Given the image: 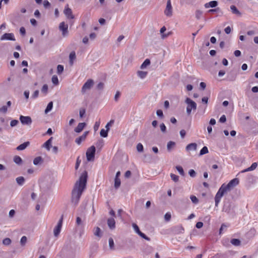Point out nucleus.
Listing matches in <instances>:
<instances>
[{
    "mask_svg": "<svg viewBox=\"0 0 258 258\" xmlns=\"http://www.w3.org/2000/svg\"><path fill=\"white\" fill-rule=\"evenodd\" d=\"M63 13L68 19H73L74 18V16L73 14L72 11L69 8L68 5L65 7Z\"/></svg>",
    "mask_w": 258,
    "mask_h": 258,
    "instance_id": "f8f14e48",
    "label": "nucleus"
},
{
    "mask_svg": "<svg viewBox=\"0 0 258 258\" xmlns=\"http://www.w3.org/2000/svg\"><path fill=\"white\" fill-rule=\"evenodd\" d=\"M239 183V179L237 178H234L230 181L227 184H223L222 185L225 187V188L228 191L232 188L236 186Z\"/></svg>",
    "mask_w": 258,
    "mask_h": 258,
    "instance_id": "39448f33",
    "label": "nucleus"
},
{
    "mask_svg": "<svg viewBox=\"0 0 258 258\" xmlns=\"http://www.w3.org/2000/svg\"><path fill=\"white\" fill-rule=\"evenodd\" d=\"M19 123V121L18 120H16V119H14V120H12L11 122H10V125L12 126V127H14L16 125H17L18 124V123Z\"/></svg>",
    "mask_w": 258,
    "mask_h": 258,
    "instance_id": "603ef678",
    "label": "nucleus"
},
{
    "mask_svg": "<svg viewBox=\"0 0 258 258\" xmlns=\"http://www.w3.org/2000/svg\"><path fill=\"white\" fill-rule=\"evenodd\" d=\"M53 108V102L52 101L48 103L45 110V113L47 114L50 112Z\"/></svg>",
    "mask_w": 258,
    "mask_h": 258,
    "instance_id": "cd10ccee",
    "label": "nucleus"
},
{
    "mask_svg": "<svg viewBox=\"0 0 258 258\" xmlns=\"http://www.w3.org/2000/svg\"><path fill=\"white\" fill-rule=\"evenodd\" d=\"M219 10H220L219 8H217L214 9H210L208 11V13H214L218 12Z\"/></svg>",
    "mask_w": 258,
    "mask_h": 258,
    "instance_id": "69168bd1",
    "label": "nucleus"
},
{
    "mask_svg": "<svg viewBox=\"0 0 258 258\" xmlns=\"http://www.w3.org/2000/svg\"><path fill=\"white\" fill-rule=\"evenodd\" d=\"M150 64V60L149 59H146L143 62V63L141 64L140 68L141 69H145L147 66H148Z\"/></svg>",
    "mask_w": 258,
    "mask_h": 258,
    "instance_id": "c85d7f7f",
    "label": "nucleus"
},
{
    "mask_svg": "<svg viewBox=\"0 0 258 258\" xmlns=\"http://www.w3.org/2000/svg\"><path fill=\"white\" fill-rule=\"evenodd\" d=\"M70 63L71 65H73L74 60L76 58V54L74 52H72L69 55Z\"/></svg>",
    "mask_w": 258,
    "mask_h": 258,
    "instance_id": "c756f323",
    "label": "nucleus"
},
{
    "mask_svg": "<svg viewBox=\"0 0 258 258\" xmlns=\"http://www.w3.org/2000/svg\"><path fill=\"white\" fill-rule=\"evenodd\" d=\"M208 153V149L207 147L204 146L200 151V155H203Z\"/></svg>",
    "mask_w": 258,
    "mask_h": 258,
    "instance_id": "58836bf2",
    "label": "nucleus"
},
{
    "mask_svg": "<svg viewBox=\"0 0 258 258\" xmlns=\"http://www.w3.org/2000/svg\"><path fill=\"white\" fill-rule=\"evenodd\" d=\"M12 242V241L9 238H4L3 240V244L5 245H9Z\"/></svg>",
    "mask_w": 258,
    "mask_h": 258,
    "instance_id": "f704fd0d",
    "label": "nucleus"
},
{
    "mask_svg": "<svg viewBox=\"0 0 258 258\" xmlns=\"http://www.w3.org/2000/svg\"><path fill=\"white\" fill-rule=\"evenodd\" d=\"M175 144L174 142L169 141L167 145V150L170 151L171 149L174 147Z\"/></svg>",
    "mask_w": 258,
    "mask_h": 258,
    "instance_id": "7c9ffc66",
    "label": "nucleus"
},
{
    "mask_svg": "<svg viewBox=\"0 0 258 258\" xmlns=\"http://www.w3.org/2000/svg\"><path fill=\"white\" fill-rule=\"evenodd\" d=\"M94 82L92 80L89 79L83 85L82 88V92L85 93L87 90H90L93 86Z\"/></svg>",
    "mask_w": 258,
    "mask_h": 258,
    "instance_id": "6e6552de",
    "label": "nucleus"
},
{
    "mask_svg": "<svg viewBox=\"0 0 258 258\" xmlns=\"http://www.w3.org/2000/svg\"><path fill=\"white\" fill-rule=\"evenodd\" d=\"M8 110V107L7 106H3L0 108V112L6 113Z\"/></svg>",
    "mask_w": 258,
    "mask_h": 258,
    "instance_id": "4d7b16f0",
    "label": "nucleus"
},
{
    "mask_svg": "<svg viewBox=\"0 0 258 258\" xmlns=\"http://www.w3.org/2000/svg\"><path fill=\"white\" fill-rule=\"evenodd\" d=\"M109 246L111 249H114V241L112 238H109Z\"/></svg>",
    "mask_w": 258,
    "mask_h": 258,
    "instance_id": "79ce46f5",
    "label": "nucleus"
},
{
    "mask_svg": "<svg viewBox=\"0 0 258 258\" xmlns=\"http://www.w3.org/2000/svg\"><path fill=\"white\" fill-rule=\"evenodd\" d=\"M147 74L148 73L145 71H139L137 72L138 76L142 79L145 78Z\"/></svg>",
    "mask_w": 258,
    "mask_h": 258,
    "instance_id": "5701e85b",
    "label": "nucleus"
},
{
    "mask_svg": "<svg viewBox=\"0 0 258 258\" xmlns=\"http://www.w3.org/2000/svg\"><path fill=\"white\" fill-rule=\"evenodd\" d=\"M17 183L19 185H23L25 182V178L23 176H19L16 179Z\"/></svg>",
    "mask_w": 258,
    "mask_h": 258,
    "instance_id": "393cba45",
    "label": "nucleus"
},
{
    "mask_svg": "<svg viewBox=\"0 0 258 258\" xmlns=\"http://www.w3.org/2000/svg\"><path fill=\"white\" fill-rule=\"evenodd\" d=\"M62 220L63 216H61L60 219L57 223V225L54 227L53 229V234L55 237H57L60 232V230L62 227Z\"/></svg>",
    "mask_w": 258,
    "mask_h": 258,
    "instance_id": "423d86ee",
    "label": "nucleus"
},
{
    "mask_svg": "<svg viewBox=\"0 0 258 258\" xmlns=\"http://www.w3.org/2000/svg\"><path fill=\"white\" fill-rule=\"evenodd\" d=\"M96 149L94 146H92L88 149L86 152L87 159L88 161H93L94 159Z\"/></svg>",
    "mask_w": 258,
    "mask_h": 258,
    "instance_id": "20e7f679",
    "label": "nucleus"
},
{
    "mask_svg": "<svg viewBox=\"0 0 258 258\" xmlns=\"http://www.w3.org/2000/svg\"><path fill=\"white\" fill-rule=\"evenodd\" d=\"M15 211L14 210H11L9 213V216L10 218H12L14 217L15 215Z\"/></svg>",
    "mask_w": 258,
    "mask_h": 258,
    "instance_id": "13d9d810",
    "label": "nucleus"
},
{
    "mask_svg": "<svg viewBox=\"0 0 258 258\" xmlns=\"http://www.w3.org/2000/svg\"><path fill=\"white\" fill-rule=\"evenodd\" d=\"M176 168L180 175H184V171H183V169L182 167H181L180 166H177L176 167Z\"/></svg>",
    "mask_w": 258,
    "mask_h": 258,
    "instance_id": "a18cd8bd",
    "label": "nucleus"
},
{
    "mask_svg": "<svg viewBox=\"0 0 258 258\" xmlns=\"http://www.w3.org/2000/svg\"><path fill=\"white\" fill-rule=\"evenodd\" d=\"M173 231L174 233L176 234L182 233L184 232V228L182 226H177L174 227Z\"/></svg>",
    "mask_w": 258,
    "mask_h": 258,
    "instance_id": "a211bd4d",
    "label": "nucleus"
},
{
    "mask_svg": "<svg viewBox=\"0 0 258 258\" xmlns=\"http://www.w3.org/2000/svg\"><path fill=\"white\" fill-rule=\"evenodd\" d=\"M38 95H39V91L36 90L34 91L33 94L32 95V97L34 99L36 98L37 97H38Z\"/></svg>",
    "mask_w": 258,
    "mask_h": 258,
    "instance_id": "0e129e2a",
    "label": "nucleus"
},
{
    "mask_svg": "<svg viewBox=\"0 0 258 258\" xmlns=\"http://www.w3.org/2000/svg\"><path fill=\"white\" fill-rule=\"evenodd\" d=\"M50 4L47 0H44L43 1V6L45 8H47L50 6Z\"/></svg>",
    "mask_w": 258,
    "mask_h": 258,
    "instance_id": "052dcab7",
    "label": "nucleus"
},
{
    "mask_svg": "<svg viewBox=\"0 0 258 258\" xmlns=\"http://www.w3.org/2000/svg\"><path fill=\"white\" fill-rule=\"evenodd\" d=\"M164 218L166 221H169L171 219V214L169 212L166 213L164 216Z\"/></svg>",
    "mask_w": 258,
    "mask_h": 258,
    "instance_id": "5fc2aeb1",
    "label": "nucleus"
},
{
    "mask_svg": "<svg viewBox=\"0 0 258 258\" xmlns=\"http://www.w3.org/2000/svg\"><path fill=\"white\" fill-rule=\"evenodd\" d=\"M156 114L158 116L161 117H163V111L160 109L157 110Z\"/></svg>",
    "mask_w": 258,
    "mask_h": 258,
    "instance_id": "338daca9",
    "label": "nucleus"
},
{
    "mask_svg": "<svg viewBox=\"0 0 258 258\" xmlns=\"http://www.w3.org/2000/svg\"><path fill=\"white\" fill-rule=\"evenodd\" d=\"M52 140V137H51L49 139L45 142V143L43 145V147L46 148L48 151H49L51 146Z\"/></svg>",
    "mask_w": 258,
    "mask_h": 258,
    "instance_id": "6ab92c4d",
    "label": "nucleus"
},
{
    "mask_svg": "<svg viewBox=\"0 0 258 258\" xmlns=\"http://www.w3.org/2000/svg\"><path fill=\"white\" fill-rule=\"evenodd\" d=\"M257 165V163L256 162H254L251 164V165L249 167L242 170L241 171V172H247V171H252L256 168Z\"/></svg>",
    "mask_w": 258,
    "mask_h": 258,
    "instance_id": "412c9836",
    "label": "nucleus"
},
{
    "mask_svg": "<svg viewBox=\"0 0 258 258\" xmlns=\"http://www.w3.org/2000/svg\"><path fill=\"white\" fill-rule=\"evenodd\" d=\"M94 234L99 238L102 236L101 231L100 228L97 227L94 229Z\"/></svg>",
    "mask_w": 258,
    "mask_h": 258,
    "instance_id": "b1692460",
    "label": "nucleus"
},
{
    "mask_svg": "<svg viewBox=\"0 0 258 258\" xmlns=\"http://www.w3.org/2000/svg\"><path fill=\"white\" fill-rule=\"evenodd\" d=\"M27 241V238L25 236H23L21 237L20 240V243L22 246L25 245Z\"/></svg>",
    "mask_w": 258,
    "mask_h": 258,
    "instance_id": "ea45409f",
    "label": "nucleus"
},
{
    "mask_svg": "<svg viewBox=\"0 0 258 258\" xmlns=\"http://www.w3.org/2000/svg\"><path fill=\"white\" fill-rule=\"evenodd\" d=\"M137 150L139 152H142L143 151L144 147L141 143L138 144L137 146Z\"/></svg>",
    "mask_w": 258,
    "mask_h": 258,
    "instance_id": "c03bdc74",
    "label": "nucleus"
},
{
    "mask_svg": "<svg viewBox=\"0 0 258 258\" xmlns=\"http://www.w3.org/2000/svg\"><path fill=\"white\" fill-rule=\"evenodd\" d=\"M164 14L168 17H171L172 15V7L170 0L167 1L166 7L164 11Z\"/></svg>",
    "mask_w": 258,
    "mask_h": 258,
    "instance_id": "9d476101",
    "label": "nucleus"
},
{
    "mask_svg": "<svg viewBox=\"0 0 258 258\" xmlns=\"http://www.w3.org/2000/svg\"><path fill=\"white\" fill-rule=\"evenodd\" d=\"M197 145L196 143H190L187 145L185 148L187 151H196L197 150Z\"/></svg>",
    "mask_w": 258,
    "mask_h": 258,
    "instance_id": "dca6fc26",
    "label": "nucleus"
},
{
    "mask_svg": "<svg viewBox=\"0 0 258 258\" xmlns=\"http://www.w3.org/2000/svg\"><path fill=\"white\" fill-rule=\"evenodd\" d=\"M170 177H171L172 180H173L174 182H177L179 180L178 176H177L175 174H174L173 173L170 174Z\"/></svg>",
    "mask_w": 258,
    "mask_h": 258,
    "instance_id": "37998d69",
    "label": "nucleus"
},
{
    "mask_svg": "<svg viewBox=\"0 0 258 258\" xmlns=\"http://www.w3.org/2000/svg\"><path fill=\"white\" fill-rule=\"evenodd\" d=\"M120 180L119 178H115L114 179V187L115 188H118L120 185Z\"/></svg>",
    "mask_w": 258,
    "mask_h": 258,
    "instance_id": "4c0bfd02",
    "label": "nucleus"
},
{
    "mask_svg": "<svg viewBox=\"0 0 258 258\" xmlns=\"http://www.w3.org/2000/svg\"><path fill=\"white\" fill-rule=\"evenodd\" d=\"M51 81H52V83L54 85H57L59 83L58 78L56 75H53L52 77Z\"/></svg>",
    "mask_w": 258,
    "mask_h": 258,
    "instance_id": "72a5a7b5",
    "label": "nucleus"
},
{
    "mask_svg": "<svg viewBox=\"0 0 258 258\" xmlns=\"http://www.w3.org/2000/svg\"><path fill=\"white\" fill-rule=\"evenodd\" d=\"M139 235L143 238L148 240L150 241V238L148 237H147L144 233H142L141 231L139 233Z\"/></svg>",
    "mask_w": 258,
    "mask_h": 258,
    "instance_id": "09e8293b",
    "label": "nucleus"
},
{
    "mask_svg": "<svg viewBox=\"0 0 258 258\" xmlns=\"http://www.w3.org/2000/svg\"><path fill=\"white\" fill-rule=\"evenodd\" d=\"M47 90H48V86L46 84H44L41 89V92L42 93H44V94H46L47 93Z\"/></svg>",
    "mask_w": 258,
    "mask_h": 258,
    "instance_id": "8fccbe9b",
    "label": "nucleus"
},
{
    "mask_svg": "<svg viewBox=\"0 0 258 258\" xmlns=\"http://www.w3.org/2000/svg\"><path fill=\"white\" fill-rule=\"evenodd\" d=\"M227 226L224 224L221 225V228H220L219 233L221 234L222 233V231L226 228Z\"/></svg>",
    "mask_w": 258,
    "mask_h": 258,
    "instance_id": "e2e57ef3",
    "label": "nucleus"
},
{
    "mask_svg": "<svg viewBox=\"0 0 258 258\" xmlns=\"http://www.w3.org/2000/svg\"><path fill=\"white\" fill-rule=\"evenodd\" d=\"M188 173L189 175L192 177H194L196 175V173L194 169H190L189 170Z\"/></svg>",
    "mask_w": 258,
    "mask_h": 258,
    "instance_id": "6e6d98bb",
    "label": "nucleus"
},
{
    "mask_svg": "<svg viewBox=\"0 0 258 258\" xmlns=\"http://www.w3.org/2000/svg\"><path fill=\"white\" fill-rule=\"evenodd\" d=\"M0 40L1 41L4 40H11V41H15L16 39L14 36V34L12 33H5L3 34L0 38Z\"/></svg>",
    "mask_w": 258,
    "mask_h": 258,
    "instance_id": "1a4fd4ad",
    "label": "nucleus"
},
{
    "mask_svg": "<svg viewBox=\"0 0 258 258\" xmlns=\"http://www.w3.org/2000/svg\"><path fill=\"white\" fill-rule=\"evenodd\" d=\"M185 102L187 104L186 112L189 115L191 113V110H196L197 109L196 103L192 100L189 98H186Z\"/></svg>",
    "mask_w": 258,
    "mask_h": 258,
    "instance_id": "7ed1b4c3",
    "label": "nucleus"
},
{
    "mask_svg": "<svg viewBox=\"0 0 258 258\" xmlns=\"http://www.w3.org/2000/svg\"><path fill=\"white\" fill-rule=\"evenodd\" d=\"M100 121H96L94 125V131L96 132L97 131L99 127V126H100Z\"/></svg>",
    "mask_w": 258,
    "mask_h": 258,
    "instance_id": "864d4df0",
    "label": "nucleus"
},
{
    "mask_svg": "<svg viewBox=\"0 0 258 258\" xmlns=\"http://www.w3.org/2000/svg\"><path fill=\"white\" fill-rule=\"evenodd\" d=\"M114 123L113 120H111L109 122H108L105 125L106 130L108 131H109L110 126Z\"/></svg>",
    "mask_w": 258,
    "mask_h": 258,
    "instance_id": "de8ad7c7",
    "label": "nucleus"
},
{
    "mask_svg": "<svg viewBox=\"0 0 258 258\" xmlns=\"http://www.w3.org/2000/svg\"><path fill=\"white\" fill-rule=\"evenodd\" d=\"M231 243L235 246H238L240 244V241L238 239L233 238L231 240Z\"/></svg>",
    "mask_w": 258,
    "mask_h": 258,
    "instance_id": "2f4dec72",
    "label": "nucleus"
},
{
    "mask_svg": "<svg viewBox=\"0 0 258 258\" xmlns=\"http://www.w3.org/2000/svg\"><path fill=\"white\" fill-rule=\"evenodd\" d=\"M226 116L225 115H222L219 119V121L222 123L225 122L226 121Z\"/></svg>",
    "mask_w": 258,
    "mask_h": 258,
    "instance_id": "680f3d73",
    "label": "nucleus"
},
{
    "mask_svg": "<svg viewBox=\"0 0 258 258\" xmlns=\"http://www.w3.org/2000/svg\"><path fill=\"white\" fill-rule=\"evenodd\" d=\"M88 134V132H84V134L81 136H80V137H79L76 139V140H75L76 143L77 144L80 145L83 141L85 140Z\"/></svg>",
    "mask_w": 258,
    "mask_h": 258,
    "instance_id": "4468645a",
    "label": "nucleus"
},
{
    "mask_svg": "<svg viewBox=\"0 0 258 258\" xmlns=\"http://www.w3.org/2000/svg\"><path fill=\"white\" fill-rule=\"evenodd\" d=\"M228 191L225 188V187L222 185L219 189L215 197V206L218 207L222 197Z\"/></svg>",
    "mask_w": 258,
    "mask_h": 258,
    "instance_id": "f03ea898",
    "label": "nucleus"
},
{
    "mask_svg": "<svg viewBox=\"0 0 258 258\" xmlns=\"http://www.w3.org/2000/svg\"><path fill=\"white\" fill-rule=\"evenodd\" d=\"M20 120L22 124H26V125H29L31 124L32 121L31 119V118L30 116H23L21 115L20 116Z\"/></svg>",
    "mask_w": 258,
    "mask_h": 258,
    "instance_id": "9b49d317",
    "label": "nucleus"
},
{
    "mask_svg": "<svg viewBox=\"0 0 258 258\" xmlns=\"http://www.w3.org/2000/svg\"><path fill=\"white\" fill-rule=\"evenodd\" d=\"M43 162V159L41 157H37L33 160V164L35 165H38L41 164Z\"/></svg>",
    "mask_w": 258,
    "mask_h": 258,
    "instance_id": "4be33fe9",
    "label": "nucleus"
},
{
    "mask_svg": "<svg viewBox=\"0 0 258 258\" xmlns=\"http://www.w3.org/2000/svg\"><path fill=\"white\" fill-rule=\"evenodd\" d=\"M203 15V12L200 10H197L195 12V17L198 20H200Z\"/></svg>",
    "mask_w": 258,
    "mask_h": 258,
    "instance_id": "a878e982",
    "label": "nucleus"
},
{
    "mask_svg": "<svg viewBox=\"0 0 258 258\" xmlns=\"http://www.w3.org/2000/svg\"><path fill=\"white\" fill-rule=\"evenodd\" d=\"M87 179V173L83 172L78 181L75 184L72 193V201L75 205L79 203L81 196L86 188Z\"/></svg>",
    "mask_w": 258,
    "mask_h": 258,
    "instance_id": "f257e3e1",
    "label": "nucleus"
},
{
    "mask_svg": "<svg viewBox=\"0 0 258 258\" xmlns=\"http://www.w3.org/2000/svg\"><path fill=\"white\" fill-rule=\"evenodd\" d=\"M224 31L226 34H229L231 31V27L230 26H227V27H226L225 28Z\"/></svg>",
    "mask_w": 258,
    "mask_h": 258,
    "instance_id": "774afa93",
    "label": "nucleus"
},
{
    "mask_svg": "<svg viewBox=\"0 0 258 258\" xmlns=\"http://www.w3.org/2000/svg\"><path fill=\"white\" fill-rule=\"evenodd\" d=\"M59 29L62 32V35L63 37H66L68 35V25L64 22H62L59 24Z\"/></svg>",
    "mask_w": 258,
    "mask_h": 258,
    "instance_id": "0eeeda50",
    "label": "nucleus"
},
{
    "mask_svg": "<svg viewBox=\"0 0 258 258\" xmlns=\"http://www.w3.org/2000/svg\"><path fill=\"white\" fill-rule=\"evenodd\" d=\"M132 226L135 232L139 234L141 231L140 230L138 226L135 223H133Z\"/></svg>",
    "mask_w": 258,
    "mask_h": 258,
    "instance_id": "a19ab883",
    "label": "nucleus"
},
{
    "mask_svg": "<svg viewBox=\"0 0 258 258\" xmlns=\"http://www.w3.org/2000/svg\"><path fill=\"white\" fill-rule=\"evenodd\" d=\"M85 125L86 123L84 122L79 123L77 126L75 128V132L78 133L81 132L84 128Z\"/></svg>",
    "mask_w": 258,
    "mask_h": 258,
    "instance_id": "f3484780",
    "label": "nucleus"
},
{
    "mask_svg": "<svg viewBox=\"0 0 258 258\" xmlns=\"http://www.w3.org/2000/svg\"><path fill=\"white\" fill-rule=\"evenodd\" d=\"M218 3L216 1H210L209 3L205 4L204 7L205 8L208 9L209 8H215L218 6Z\"/></svg>",
    "mask_w": 258,
    "mask_h": 258,
    "instance_id": "ddd939ff",
    "label": "nucleus"
},
{
    "mask_svg": "<svg viewBox=\"0 0 258 258\" xmlns=\"http://www.w3.org/2000/svg\"><path fill=\"white\" fill-rule=\"evenodd\" d=\"M160 127L161 131L162 132L165 133L166 132V127L163 123H162L160 124Z\"/></svg>",
    "mask_w": 258,
    "mask_h": 258,
    "instance_id": "bf43d9fd",
    "label": "nucleus"
},
{
    "mask_svg": "<svg viewBox=\"0 0 258 258\" xmlns=\"http://www.w3.org/2000/svg\"><path fill=\"white\" fill-rule=\"evenodd\" d=\"M63 66L61 64H58L57 67V73L60 75L63 71Z\"/></svg>",
    "mask_w": 258,
    "mask_h": 258,
    "instance_id": "c9c22d12",
    "label": "nucleus"
},
{
    "mask_svg": "<svg viewBox=\"0 0 258 258\" xmlns=\"http://www.w3.org/2000/svg\"><path fill=\"white\" fill-rule=\"evenodd\" d=\"M190 199L191 201H192V202L194 204H196L199 202L198 198L195 196H193V195L191 196L190 197Z\"/></svg>",
    "mask_w": 258,
    "mask_h": 258,
    "instance_id": "49530a36",
    "label": "nucleus"
},
{
    "mask_svg": "<svg viewBox=\"0 0 258 258\" xmlns=\"http://www.w3.org/2000/svg\"><path fill=\"white\" fill-rule=\"evenodd\" d=\"M30 145L29 142H26L18 146L16 149L18 151H22L25 149Z\"/></svg>",
    "mask_w": 258,
    "mask_h": 258,
    "instance_id": "aec40b11",
    "label": "nucleus"
},
{
    "mask_svg": "<svg viewBox=\"0 0 258 258\" xmlns=\"http://www.w3.org/2000/svg\"><path fill=\"white\" fill-rule=\"evenodd\" d=\"M230 9L231 10V12H232L233 14H236V15H241V13L238 10V9H237V8L234 6V5H232L230 6Z\"/></svg>",
    "mask_w": 258,
    "mask_h": 258,
    "instance_id": "bb28decb",
    "label": "nucleus"
},
{
    "mask_svg": "<svg viewBox=\"0 0 258 258\" xmlns=\"http://www.w3.org/2000/svg\"><path fill=\"white\" fill-rule=\"evenodd\" d=\"M107 225L111 229H114L115 227V222L113 218H108L107 220Z\"/></svg>",
    "mask_w": 258,
    "mask_h": 258,
    "instance_id": "2eb2a0df",
    "label": "nucleus"
},
{
    "mask_svg": "<svg viewBox=\"0 0 258 258\" xmlns=\"http://www.w3.org/2000/svg\"><path fill=\"white\" fill-rule=\"evenodd\" d=\"M108 131L106 130H105L104 129H102L100 133V136L102 137L106 138L108 136Z\"/></svg>",
    "mask_w": 258,
    "mask_h": 258,
    "instance_id": "e433bc0d",
    "label": "nucleus"
},
{
    "mask_svg": "<svg viewBox=\"0 0 258 258\" xmlns=\"http://www.w3.org/2000/svg\"><path fill=\"white\" fill-rule=\"evenodd\" d=\"M14 161L17 164H20L22 162V160L20 156H15L14 158Z\"/></svg>",
    "mask_w": 258,
    "mask_h": 258,
    "instance_id": "473e14b6",
    "label": "nucleus"
},
{
    "mask_svg": "<svg viewBox=\"0 0 258 258\" xmlns=\"http://www.w3.org/2000/svg\"><path fill=\"white\" fill-rule=\"evenodd\" d=\"M120 96V93L119 91H117L116 92V93L115 94V96H114V100L116 101V102H117L119 97Z\"/></svg>",
    "mask_w": 258,
    "mask_h": 258,
    "instance_id": "3c124183",
    "label": "nucleus"
}]
</instances>
